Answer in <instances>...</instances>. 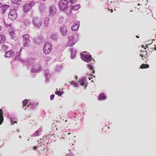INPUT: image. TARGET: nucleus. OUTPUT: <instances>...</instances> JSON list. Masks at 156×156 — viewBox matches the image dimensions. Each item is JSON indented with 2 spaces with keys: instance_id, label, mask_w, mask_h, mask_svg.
<instances>
[{
  "instance_id": "30",
  "label": "nucleus",
  "mask_w": 156,
  "mask_h": 156,
  "mask_svg": "<svg viewBox=\"0 0 156 156\" xmlns=\"http://www.w3.org/2000/svg\"><path fill=\"white\" fill-rule=\"evenodd\" d=\"M80 84L81 85V86H84L85 85V81H84V80L80 81Z\"/></svg>"
},
{
  "instance_id": "37",
  "label": "nucleus",
  "mask_w": 156,
  "mask_h": 156,
  "mask_svg": "<svg viewBox=\"0 0 156 156\" xmlns=\"http://www.w3.org/2000/svg\"><path fill=\"white\" fill-rule=\"evenodd\" d=\"M6 20L5 21V20H4V23L6 25H10V24L8 23H7L6 22Z\"/></svg>"
},
{
  "instance_id": "13",
  "label": "nucleus",
  "mask_w": 156,
  "mask_h": 156,
  "mask_svg": "<svg viewBox=\"0 0 156 156\" xmlns=\"http://www.w3.org/2000/svg\"><path fill=\"white\" fill-rule=\"evenodd\" d=\"M49 11L50 16H53L56 12V9L55 7L54 6H51L50 8Z\"/></svg>"
},
{
  "instance_id": "15",
  "label": "nucleus",
  "mask_w": 156,
  "mask_h": 156,
  "mask_svg": "<svg viewBox=\"0 0 156 156\" xmlns=\"http://www.w3.org/2000/svg\"><path fill=\"white\" fill-rule=\"evenodd\" d=\"M4 120V117L3 116V113L2 110L0 109V125L2 123Z\"/></svg>"
},
{
  "instance_id": "26",
  "label": "nucleus",
  "mask_w": 156,
  "mask_h": 156,
  "mask_svg": "<svg viewBox=\"0 0 156 156\" xmlns=\"http://www.w3.org/2000/svg\"><path fill=\"white\" fill-rule=\"evenodd\" d=\"M9 34L11 36V38L12 39H14L16 36V34H15L14 32L13 31L10 32H9Z\"/></svg>"
},
{
  "instance_id": "33",
  "label": "nucleus",
  "mask_w": 156,
  "mask_h": 156,
  "mask_svg": "<svg viewBox=\"0 0 156 156\" xmlns=\"http://www.w3.org/2000/svg\"><path fill=\"white\" fill-rule=\"evenodd\" d=\"M69 0L70 1V2L72 4H74L76 1V0Z\"/></svg>"
},
{
  "instance_id": "20",
  "label": "nucleus",
  "mask_w": 156,
  "mask_h": 156,
  "mask_svg": "<svg viewBox=\"0 0 156 156\" xmlns=\"http://www.w3.org/2000/svg\"><path fill=\"white\" fill-rule=\"evenodd\" d=\"M71 8L72 9L74 10H77L79 9L80 7V5L79 4H77L74 6L72 5L71 6Z\"/></svg>"
},
{
  "instance_id": "36",
  "label": "nucleus",
  "mask_w": 156,
  "mask_h": 156,
  "mask_svg": "<svg viewBox=\"0 0 156 156\" xmlns=\"http://www.w3.org/2000/svg\"><path fill=\"white\" fill-rule=\"evenodd\" d=\"M108 10L109 11H110L111 12H113V10L112 9H109V8H108Z\"/></svg>"
},
{
  "instance_id": "2",
  "label": "nucleus",
  "mask_w": 156,
  "mask_h": 156,
  "mask_svg": "<svg viewBox=\"0 0 156 156\" xmlns=\"http://www.w3.org/2000/svg\"><path fill=\"white\" fill-rule=\"evenodd\" d=\"M32 22L34 25L35 27L38 28H39L42 26L43 24L41 19L37 17L33 18Z\"/></svg>"
},
{
  "instance_id": "4",
  "label": "nucleus",
  "mask_w": 156,
  "mask_h": 156,
  "mask_svg": "<svg viewBox=\"0 0 156 156\" xmlns=\"http://www.w3.org/2000/svg\"><path fill=\"white\" fill-rule=\"evenodd\" d=\"M8 17L11 20H15L17 17V9H14L11 10L9 14Z\"/></svg>"
},
{
  "instance_id": "5",
  "label": "nucleus",
  "mask_w": 156,
  "mask_h": 156,
  "mask_svg": "<svg viewBox=\"0 0 156 156\" xmlns=\"http://www.w3.org/2000/svg\"><path fill=\"white\" fill-rule=\"evenodd\" d=\"M68 2L66 0H61L59 5L60 9L62 11L65 10L67 8Z\"/></svg>"
},
{
  "instance_id": "50",
  "label": "nucleus",
  "mask_w": 156,
  "mask_h": 156,
  "mask_svg": "<svg viewBox=\"0 0 156 156\" xmlns=\"http://www.w3.org/2000/svg\"><path fill=\"white\" fill-rule=\"evenodd\" d=\"M77 76H76V79H77Z\"/></svg>"
},
{
  "instance_id": "44",
  "label": "nucleus",
  "mask_w": 156,
  "mask_h": 156,
  "mask_svg": "<svg viewBox=\"0 0 156 156\" xmlns=\"http://www.w3.org/2000/svg\"><path fill=\"white\" fill-rule=\"evenodd\" d=\"M47 58H48V59H49V58H50V57H48Z\"/></svg>"
},
{
  "instance_id": "32",
  "label": "nucleus",
  "mask_w": 156,
  "mask_h": 156,
  "mask_svg": "<svg viewBox=\"0 0 156 156\" xmlns=\"http://www.w3.org/2000/svg\"><path fill=\"white\" fill-rule=\"evenodd\" d=\"M55 95L54 94H52L50 96V100H52L54 98Z\"/></svg>"
},
{
  "instance_id": "39",
  "label": "nucleus",
  "mask_w": 156,
  "mask_h": 156,
  "mask_svg": "<svg viewBox=\"0 0 156 156\" xmlns=\"http://www.w3.org/2000/svg\"><path fill=\"white\" fill-rule=\"evenodd\" d=\"M66 155L67 156H69V154H66ZM69 155L70 156H73V155Z\"/></svg>"
},
{
  "instance_id": "18",
  "label": "nucleus",
  "mask_w": 156,
  "mask_h": 156,
  "mask_svg": "<svg viewBox=\"0 0 156 156\" xmlns=\"http://www.w3.org/2000/svg\"><path fill=\"white\" fill-rule=\"evenodd\" d=\"M10 7V6L8 5H3L2 8V12L4 13L7 9Z\"/></svg>"
},
{
  "instance_id": "24",
  "label": "nucleus",
  "mask_w": 156,
  "mask_h": 156,
  "mask_svg": "<svg viewBox=\"0 0 156 156\" xmlns=\"http://www.w3.org/2000/svg\"><path fill=\"white\" fill-rule=\"evenodd\" d=\"M87 67L89 69L91 70H93L92 73L93 74H94L95 73V71L93 70L94 68L91 64H88L87 65Z\"/></svg>"
},
{
  "instance_id": "31",
  "label": "nucleus",
  "mask_w": 156,
  "mask_h": 156,
  "mask_svg": "<svg viewBox=\"0 0 156 156\" xmlns=\"http://www.w3.org/2000/svg\"><path fill=\"white\" fill-rule=\"evenodd\" d=\"M71 85H73L75 86H76L77 84L76 83L73 81L72 82H71Z\"/></svg>"
},
{
  "instance_id": "3",
  "label": "nucleus",
  "mask_w": 156,
  "mask_h": 156,
  "mask_svg": "<svg viewBox=\"0 0 156 156\" xmlns=\"http://www.w3.org/2000/svg\"><path fill=\"white\" fill-rule=\"evenodd\" d=\"M52 49L51 44L49 42L46 43L44 45L43 51L44 53L47 54L51 52Z\"/></svg>"
},
{
  "instance_id": "14",
  "label": "nucleus",
  "mask_w": 156,
  "mask_h": 156,
  "mask_svg": "<svg viewBox=\"0 0 156 156\" xmlns=\"http://www.w3.org/2000/svg\"><path fill=\"white\" fill-rule=\"evenodd\" d=\"M141 53H140V56L142 58V59L143 60L144 58V57L145 58H147L148 57V55H147V52L146 51H142V50L140 51Z\"/></svg>"
},
{
  "instance_id": "17",
  "label": "nucleus",
  "mask_w": 156,
  "mask_h": 156,
  "mask_svg": "<svg viewBox=\"0 0 156 156\" xmlns=\"http://www.w3.org/2000/svg\"><path fill=\"white\" fill-rule=\"evenodd\" d=\"M0 43H2L4 42L5 40V36L4 34L0 35Z\"/></svg>"
},
{
  "instance_id": "11",
  "label": "nucleus",
  "mask_w": 156,
  "mask_h": 156,
  "mask_svg": "<svg viewBox=\"0 0 156 156\" xmlns=\"http://www.w3.org/2000/svg\"><path fill=\"white\" fill-rule=\"evenodd\" d=\"M80 25V23L79 21L76 22L71 27V29L73 31H76L78 29Z\"/></svg>"
},
{
  "instance_id": "9",
  "label": "nucleus",
  "mask_w": 156,
  "mask_h": 156,
  "mask_svg": "<svg viewBox=\"0 0 156 156\" xmlns=\"http://www.w3.org/2000/svg\"><path fill=\"white\" fill-rule=\"evenodd\" d=\"M76 42V40L75 39L73 36H70L69 39L68 45L69 47L72 46L75 44Z\"/></svg>"
},
{
  "instance_id": "49",
  "label": "nucleus",
  "mask_w": 156,
  "mask_h": 156,
  "mask_svg": "<svg viewBox=\"0 0 156 156\" xmlns=\"http://www.w3.org/2000/svg\"><path fill=\"white\" fill-rule=\"evenodd\" d=\"M152 50H153V51H154V50H153V48H152Z\"/></svg>"
},
{
  "instance_id": "19",
  "label": "nucleus",
  "mask_w": 156,
  "mask_h": 156,
  "mask_svg": "<svg viewBox=\"0 0 156 156\" xmlns=\"http://www.w3.org/2000/svg\"><path fill=\"white\" fill-rule=\"evenodd\" d=\"M50 20V18L48 17H46L44 20V23L46 27H48L49 25V21Z\"/></svg>"
},
{
  "instance_id": "41",
  "label": "nucleus",
  "mask_w": 156,
  "mask_h": 156,
  "mask_svg": "<svg viewBox=\"0 0 156 156\" xmlns=\"http://www.w3.org/2000/svg\"><path fill=\"white\" fill-rule=\"evenodd\" d=\"M136 37L137 38H139V37L138 36H137V35H136Z\"/></svg>"
},
{
  "instance_id": "40",
  "label": "nucleus",
  "mask_w": 156,
  "mask_h": 156,
  "mask_svg": "<svg viewBox=\"0 0 156 156\" xmlns=\"http://www.w3.org/2000/svg\"><path fill=\"white\" fill-rule=\"evenodd\" d=\"M146 48H144L145 49H146L147 48H149L148 47H147V46H146Z\"/></svg>"
},
{
  "instance_id": "47",
  "label": "nucleus",
  "mask_w": 156,
  "mask_h": 156,
  "mask_svg": "<svg viewBox=\"0 0 156 156\" xmlns=\"http://www.w3.org/2000/svg\"><path fill=\"white\" fill-rule=\"evenodd\" d=\"M87 87V85H85V87Z\"/></svg>"
},
{
  "instance_id": "35",
  "label": "nucleus",
  "mask_w": 156,
  "mask_h": 156,
  "mask_svg": "<svg viewBox=\"0 0 156 156\" xmlns=\"http://www.w3.org/2000/svg\"><path fill=\"white\" fill-rule=\"evenodd\" d=\"M38 147H36V146H34L33 147V149L34 150H35L37 149V148H38Z\"/></svg>"
},
{
  "instance_id": "29",
  "label": "nucleus",
  "mask_w": 156,
  "mask_h": 156,
  "mask_svg": "<svg viewBox=\"0 0 156 156\" xmlns=\"http://www.w3.org/2000/svg\"><path fill=\"white\" fill-rule=\"evenodd\" d=\"M55 94L59 96H61L62 94V92L59 90H57L55 93Z\"/></svg>"
},
{
  "instance_id": "8",
  "label": "nucleus",
  "mask_w": 156,
  "mask_h": 156,
  "mask_svg": "<svg viewBox=\"0 0 156 156\" xmlns=\"http://www.w3.org/2000/svg\"><path fill=\"white\" fill-rule=\"evenodd\" d=\"M81 56L82 59L87 62H89L91 60V56L90 55H84L81 54Z\"/></svg>"
},
{
  "instance_id": "21",
  "label": "nucleus",
  "mask_w": 156,
  "mask_h": 156,
  "mask_svg": "<svg viewBox=\"0 0 156 156\" xmlns=\"http://www.w3.org/2000/svg\"><path fill=\"white\" fill-rule=\"evenodd\" d=\"M28 103V100L27 99H25L22 102L23 106L22 108L23 109H24L25 110L26 109V108H25V107L27 104Z\"/></svg>"
},
{
  "instance_id": "38",
  "label": "nucleus",
  "mask_w": 156,
  "mask_h": 156,
  "mask_svg": "<svg viewBox=\"0 0 156 156\" xmlns=\"http://www.w3.org/2000/svg\"><path fill=\"white\" fill-rule=\"evenodd\" d=\"M2 29V26L0 25V31Z\"/></svg>"
},
{
  "instance_id": "10",
  "label": "nucleus",
  "mask_w": 156,
  "mask_h": 156,
  "mask_svg": "<svg viewBox=\"0 0 156 156\" xmlns=\"http://www.w3.org/2000/svg\"><path fill=\"white\" fill-rule=\"evenodd\" d=\"M60 31L63 36H66L68 31L67 27L64 25L62 26L60 28Z\"/></svg>"
},
{
  "instance_id": "34",
  "label": "nucleus",
  "mask_w": 156,
  "mask_h": 156,
  "mask_svg": "<svg viewBox=\"0 0 156 156\" xmlns=\"http://www.w3.org/2000/svg\"><path fill=\"white\" fill-rule=\"evenodd\" d=\"M95 77V76H93L92 75H91L90 77H89V80H91V79H92L93 78V77Z\"/></svg>"
},
{
  "instance_id": "12",
  "label": "nucleus",
  "mask_w": 156,
  "mask_h": 156,
  "mask_svg": "<svg viewBox=\"0 0 156 156\" xmlns=\"http://www.w3.org/2000/svg\"><path fill=\"white\" fill-rule=\"evenodd\" d=\"M14 55L15 54L14 52L11 51H9L5 53L4 56L5 57L12 58L14 56Z\"/></svg>"
},
{
  "instance_id": "42",
  "label": "nucleus",
  "mask_w": 156,
  "mask_h": 156,
  "mask_svg": "<svg viewBox=\"0 0 156 156\" xmlns=\"http://www.w3.org/2000/svg\"><path fill=\"white\" fill-rule=\"evenodd\" d=\"M141 47H142V48H144V45H142V46H141Z\"/></svg>"
},
{
  "instance_id": "22",
  "label": "nucleus",
  "mask_w": 156,
  "mask_h": 156,
  "mask_svg": "<svg viewBox=\"0 0 156 156\" xmlns=\"http://www.w3.org/2000/svg\"><path fill=\"white\" fill-rule=\"evenodd\" d=\"M13 4H16L18 5L21 4V1L20 0H11Z\"/></svg>"
},
{
  "instance_id": "7",
  "label": "nucleus",
  "mask_w": 156,
  "mask_h": 156,
  "mask_svg": "<svg viewBox=\"0 0 156 156\" xmlns=\"http://www.w3.org/2000/svg\"><path fill=\"white\" fill-rule=\"evenodd\" d=\"M44 145H41L38 147L37 149L40 154L41 155H44L47 151L48 150L47 148H45Z\"/></svg>"
},
{
  "instance_id": "23",
  "label": "nucleus",
  "mask_w": 156,
  "mask_h": 156,
  "mask_svg": "<svg viewBox=\"0 0 156 156\" xmlns=\"http://www.w3.org/2000/svg\"><path fill=\"white\" fill-rule=\"evenodd\" d=\"M106 99V97L103 93L100 94L99 96V99L104 100Z\"/></svg>"
},
{
  "instance_id": "43",
  "label": "nucleus",
  "mask_w": 156,
  "mask_h": 156,
  "mask_svg": "<svg viewBox=\"0 0 156 156\" xmlns=\"http://www.w3.org/2000/svg\"><path fill=\"white\" fill-rule=\"evenodd\" d=\"M47 58H48V59H49V58H50V57H48Z\"/></svg>"
},
{
  "instance_id": "48",
  "label": "nucleus",
  "mask_w": 156,
  "mask_h": 156,
  "mask_svg": "<svg viewBox=\"0 0 156 156\" xmlns=\"http://www.w3.org/2000/svg\"><path fill=\"white\" fill-rule=\"evenodd\" d=\"M94 82L93 80H92L91 81V82Z\"/></svg>"
},
{
  "instance_id": "45",
  "label": "nucleus",
  "mask_w": 156,
  "mask_h": 156,
  "mask_svg": "<svg viewBox=\"0 0 156 156\" xmlns=\"http://www.w3.org/2000/svg\"><path fill=\"white\" fill-rule=\"evenodd\" d=\"M154 50L156 51V47L154 48Z\"/></svg>"
},
{
  "instance_id": "1",
  "label": "nucleus",
  "mask_w": 156,
  "mask_h": 156,
  "mask_svg": "<svg viewBox=\"0 0 156 156\" xmlns=\"http://www.w3.org/2000/svg\"><path fill=\"white\" fill-rule=\"evenodd\" d=\"M34 1H31L29 3H27L23 6V11L25 12H28L35 5Z\"/></svg>"
},
{
  "instance_id": "16",
  "label": "nucleus",
  "mask_w": 156,
  "mask_h": 156,
  "mask_svg": "<svg viewBox=\"0 0 156 156\" xmlns=\"http://www.w3.org/2000/svg\"><path fill=\"white\" fill-rule=\"evenodd\" d=\"M42 131V129L41 128L38 129L35 132L33 135L34 136H37L39 135V133Z\"/></svg>"
},
{
  "instance_id": "28",
  "label": "nucleus",
  "mask_w": 156,
  "mask_h": 156,
  "mask_svg": "<svg viewBox=\"0 0 156 156\" xmlns=\"http://www.w3.org/2000/svg\"><path fill=\"white\" fill-rule=\"evenodd\" d=\"M8 48L7 46L5 45H3L2 46V50L3 51H5Z\"/></svg>"
},
{
  "instance_id": "46",
  "label": "nucleus",
  "mask_w": 156,
  "mask_h": 156,
  "mask_svg": "<svg viewBox=\"0 0 156 156\" xmlns=\"http://www.w3.org/2000/svg\"><path fill=\"white\" fill-rule=\"evenodd\" d=\"M71 134V133H68V135H69V134Z\"/></svg>"
},
{
  "instance_id": "27",
  "label": "nucleus",
  "mask_w": 156,
  "mask_h": 156,
  "mask_svg": "<svg viewBox=\"0 0 156 156\" xmlns=\"http://www.w3.org/2000/svg\"><path fill=\"white\" fill-rule=\"evenodd\" d=\"M30 23L29 20L28 19H26L24 21V24L26 26H28Z\"/></svg>"
},
{
  "instance_id": "25",
  "label": "nucleus",
  "mask_w": 156,
  "mask_h": 156,
  "mask_svg": "<svg viewBox=\"0 0 156 156\" xmlns=\"http://www.w3.org/2000/svg\"><path fill=\"white\" fill-rule=\"evenodd\" d=\"M149 66L148 64H143L140 66V68L141 69L149 68Z\"/></svg>"
},
{
  "instance_id": "6",
  "label": "nucleus",
  "mask_w": 156,
  "mask_h": 156,
  "mask_svg": "<svg viewBox=\"0 0 156 156\" xmlns=\"http://www.w3.org/2000/svg\"><path fill=\"white\" fill-rule=\"evenodd\" d=\"M29 38V36L28 34H26L23 36V42L24 47H27L29 46L30 41Z\"/></svg>"
}]
</instances>
